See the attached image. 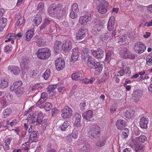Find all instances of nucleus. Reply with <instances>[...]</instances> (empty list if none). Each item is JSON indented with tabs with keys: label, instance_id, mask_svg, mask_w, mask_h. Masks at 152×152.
I'll return each mask as SVG.
<instances>
[{
	"label": "nucleus",
	"instance_id": "nucleus-49",
	"mask_svg": "<svg viewBox=\"0 0 152 152\" xmlns=\"http://www.w3.org/2000/svg\"><path fill=\"white\" fill-rule=\"evenodd\" d=\"M129 134V130L128 129H125L124 131L122 134V136L124 139H126L128 137Z\"/></svg>",
	"mask_w": 152,
	"mask_h": 152
},
{
	"label": "nucleus",
	"instance_id": "nucleus-31",
	"mask_svg": "<svg viewBox=\"0 0 152 152\" xmlns=\"http://www.w3.org/2000/svg\"><path fill=\"white\" fill-rule=\"evenodd\" d=\"M106 52L105 60L107 63H109L113 58L112 55L113 52L112 51L109 50H108L106 51Z\"/></svg>",
	"mask_w": 152,
	"mask_h": 152
},
{
	"label": "nucleus",
	"instance_id": "nucleus-13",
	"mask_svg": "<svg viewBox=\"0 0 152 152\" xmlns=\"http://www.w3.org/2000/svg\"><path fill=\"white\" fill-rule=\"evenodd\" d=\"M83 116L86 120L91 121L93 119H92L93 112L91 110H89L83 113Z\"/></svg>",
	"mask_w": 152,
	"mask_h": 152
},
{
	"label": "nucleus",
	"instance_id": "nucleus-34",
	"mask_svg": "<svg viewBox=\"0 0 152 152\" xmlns=\"http://www.w3.org/2000/svg\"><path fill=\"white\" fill-rule=\"evenodd\" d=\"M8 79H4L0 81V88H3L7 87L8 85Z\"/></svg>",
	"mask_w": 152,
	"mask_h": 152
},
{
	"label": "nucleus",
	"instance_id": "nucleus-5",
	"mask_svg": "<svg viewBox=\"0 0 152 152\" xmlns=\"http://www.w3.org/2000/svg\"><path fill=\"white\" fill-rule=\"evenodd\" d=\"M146 46L140 42H137L135 44L134 48V51L137 54L142 53L146 50Z\"/></svg>",
	"mask_w": 152,
	"mask_h": 152
},
{
	"label": "nucleus",
	"instance_id": "nucleus-41",
	"mask_svg": "<svg viewBox=\"0 0 152 152\" xmlns=\"http://www.w3.org/2000/svg\"><path fill=\"white\" fill-rule=\"evenodd\" d=\"M21 61L23 64L24 66V68H26L27 66V65L29 62L28 58L26 57H23L22 58Z\"/></svg>",
	"mask_w": 152,
	"mask_h": 152
},
{
	"label": "nucleus",
	"instance_id": "nucleus-56",
	"mask_svg": "<svg viewBox=\"0 0 152 152\" xmlns=\"http://www.w3.org/2000/svg\"><path fill=\"white\" fill-rule=\"evenodd\" d=\"M6 101L4 99H2L0 101V109L3 108L6 105Z\"/></svg>",
	"mask_w": 152,
	"mask_h": 152
},
{
	"label": "nucleus",
	"instance_id": "nucleus-64",
	"mask_svg": "<svg viewBox=\"0 0 152 152\" xmlns=\"http://www.w3.org/2000/svg\"><path fill=\"white\" fill-rule=\"evenodd\" d=\"M126 76H129L131 73V72L129 70V67H127L126 68L125 70H124Z\"/></svg>",
	"mask_w": 152,
	"mask_h": 152
},
{
	"label": "nucleus",
	"instance_id": "nucleus-44",
	"mask_svg": "<svg viewBox=\"0 0 152 152\" xmlns=\"http://www.w3.org/2000/svg\"><path fill=\"white\" fill-rule=\"evenodd\" d=\"M12 113V110L10 108H8L5 109L3 112L4 117L6 118L9 116Z\"/></svg>",
	"mask_w": 152,
	"mask_h": 152
},
{
	"label": "nucleus",
	"instance_id": "nucleus-23",
	"mask_svg": "<svg viewBox=\"0 0 152 152\" xmlns=\"http://www.w3.org/2000/svg\"><path fill=\"white\" fill-rule=\"evenodd\" d=\"M37 132L36 131H33L30 134L28 140L31 143L35 142L37 140Z\"/></svg>",
	"mask_w": 152,
	"mask_h": 152
},
{
	"label": "nucleus",
	"instance_id": "nucleus-57",
	"mask_svg": "<svg viewBox=\"0 0 152 152\" xmlns=\"http://www.w3.org/2000/svg\"><path fill=\"white\" fill-rule=\"evenodd\" d=\"M56 88V85H52L50 86L47 88L48 92L49 91H53Z\"/></svg>",
	"mask_w": 152,
	"mask_h": 152
},
{
	"label": "nucleus",
	"instance_id": "nucleus-47",
	"mask_svg": "<svg viewBox=\"0 0 152 152\" xmlns=\"http://www.w3.org/2000/svg\"><path fill=\"white\" fill-rule=\"evenodd\" d=\"M50 71L49 69H47L43 74V77L45 80H47L49 77L50 74Z\"/></svg>",
	"mask_w": 152,
	"mask_h": 152
},
{
	"label": "nucleus",
	"instance_id": "nucleus-51",
	"mask_svg": "<svg viewBox=\"0 0 152 152\" xmlns=\"http://www.w3.org/2000/svg\"><path fill=\"white\" fill-rule=\"evenodd\" d=\"M69 135H71L72 137L74 139H76L78 137V131L76 130H74L72 133Z\"/></svg>",
	"mask_w": 152,
	"mask_h": 152
},
{
	"label": "nucleus",
	"instance_id": "nucleus-32",
	"mask_svg": "<svg viewBox=\"0 0 152 152\" xmlns=\"http://www.w3.org/2000/svg\"><path fill=\"white\" fill-rule=\"evenodd\" d=\"M61 42L59 41L56 40L55 41L54 44V50L56 52H57L58 51H59L61 49Z\"/></svg>",
	"mask_w": 152,
	"mask_h": 152
},
{
	"label": "nucleus",
	"instance_id": "nucleus-38",
	"mask_svg": "<svg viewBox=\"0 0 152 152\" xmlns=\"http://www.w3.org/2000/svg\"><path fill=\"white\" fill-rule=\"evenodd\" d=\"M147 140V137L144 135H141L135 138V140L136 142H144Z\"/></svg>",
	"mask_w": 152,
	"mask_h": 152
},
{
	"label": "nucleus",
	"instance_id": "nucleus-52",
	"mask_svg": "<svg viewBox=\"0 0 152 152\" xmlns=\"http://www.w3.org/2000/svg\"><path fill=\"white\" fill-rule=\"evenodd\" d=\"M51 107V104L49 102H46L44 106L45 110L47 111L50 110Z\"/></svg>",
	"mask_w": 152,
	"mask_h": 152
},
{
	"label": "nucleus",
	"instance_id": "nucleus-11",
	"mask_svg": "<svg viewBox=\"0 0 152 152\" xmlns=\"http://www.w3.org/2000/svg\"><path fill=\"white\" fill-rule=\"evenodd\" d=\"M55 65L58 70H62L65 66V61L62 58H58L55 61Z\"/></svg>",
	"mask_w": 152,
	"mask_h": 152
},
{
	"label": "nucleus",
	"instance_id": "nucleus-20",
	"mask_svg": "<svg viewBox=\"0 0 152 152\" xmlns=\"http://www.w3.org/2000/svg\"><path fill=\"white\" fill-rule=\"evenodd\" d=\"M126 122L125 121L120 119L116 122V125L117 129L120 130H122L125 127Z\"/></svg>",
	"mask_w": 152,
	"mask_h": 152
},
{
	"label": "nucleus",
	"instance_id": "nucleus-19",
	"mask_svg": "<svg viewBox=\"0 0 152 152\" xmlns=\"http://www.w3.org/2000/svg\"><path fill=\"white\" fill-rule=\"evenodd\" d=\"M83 59L86 61L87 60V64L88 65H92L93 67L95 66L97 62L95 59L92 57H85L83 58Z\"/></svg>",
	"mask_w": 152,
	"mask_h": 152
},
{
	"label": "nucleus",
	"instance_id": "nucleus-8",
	"mask_svg": "<svg viewBox=\"0 0 152 152\" xmlns=\"http://www.w3.org/2000/svg\"><path fill=\"white\" fill-rule=\"evenodd\" d=\"M72 109L66 106L62 110L61 116L64 118H69L72 115Z\"/></svg>",
	"mask_w": 152,
	"mask_h": 152
},
{
	"label": "nucleus",
	"instance_id": "nucleus-60",
	"mask_svg": "<svg viewBox=\"0 0 152 152\" xmlns=\"http://www.w3.org/2000/svg\"><path fill=\"white\" fill-rule=\"evenodd\" d=\"M74 125L75 126L77 127H80L81 125L80 123V120H75Z\"/></svg>",
	"mask_w": 152,
	"mask_h": 152
},
{
	"label": "nucleus",
	"instance_id": "nucleus-59",
	"mask_svg": "<svg viewBox=\"0 0 152 152\" xmlns=\"http://www.w3.org/2000/svg\"><path fill=\"white\" fill-rule=\"evenodd\" d=\"M109 77V72L105 70L104 72V75H103V77L104 80L107 79Z\"/></svg>",
	"mask_w": 152,
	"mask_h": 152
},
{
	"label": "nucleus",
	"instance_id": "nucleus-29",
	"mask_svg": "<svg viewBox=\"0 0 152 152\" xmlns=\"http://www.w3.org/2000/svg\"><path fill=\"white\" fill-rule=\"evenodd\" d=\"M7 20L5 18H2L0 19V31H3L4 28L6 26Z\"/></svg>",
	"mask_w": 152,
	"mask_h": 152
},
{
	"label": "nucleus",
	"instance_id": "nucleus-27",
	"mask_svg": "<svg viewBox=\"0 0 152 152\" xmlns=\"http://www.w3.org/2000/svg\"><path fill=\"white\" fill-rule=\"evenodd\" d=\"M22 85V82L21 81H19L14 83L10 87V89L14 91L18 88L21 87Z\"/></svg>",
	"mask_w": 152,
	"mask_h": 152
},
{
	"label": "nucleus",
	"instance_id": "nucleus-37",
	"mask_svg": "<svg viewBox=\"0 0 152 152\" xmlns=\"http://www.w3.org/2000/svg\"><path fill=\"white\" fill-rule=\"evenodd\" d=\"M95 79L94 77H93L90 79H88L87 78H85L81 80L82 82L85 84H92L95 81Z\"/></svg>",
	"mask_w": 152,
	"mask_h": 152
},
{
	"label": "nucleus",
	"instance_id": "nucleus-63",
	"mask_svg": "<svg viewBox=\"0 0 152 152\" xmlns=\"http://www.w3.org/2000/svg\"><path fill=\"white\" fill-rule=\"evenodd\" d=\"M135 58V56L132 54L131 52L129 51V53L127 55L126 58H129L132 59H134Z\"/></svg>",
	"mask_w": 152,
	"mask_h": 152
},
{
	"label": "nucleus",
	"instance_id": "nucleus-50",
	"mask_svg": "<svg viewBox=\"0 0 152 152\" xmlns=\"http://www.w3.org/2000/svg\"><path fill=\"white\" fill-rule=\"evenodd\" d=\"M147 64L149 66L152 65V55H148L147 56L146 58Z\"/></svg>",
	"mask_w": 152,
	"mask_h": 152
},
{
	"label": "nucleus",
	"instance_id": "nucleus-16",
	"mask_svg": "<svg viewBox=\"0 0 152 152\" xmlns=\"http://www.w3.org/2000/svg\"><path fill=\"white\" fill-rule=\"evenodd\" d=\"M15 18V19H18L16 26H20L24 24L25 23L24 18L23 17L21 16L19 14H16Z\"/></svg>",
	"mask_w": 152,
	"mask_h": 152
},
{
	"label": "nucleus",
	"instance_id": "nucleus-33",
	"mask_svg": "<svg viewBox=\"0 0 152 152\" xmlns=\"http://www.w3.org/2000/svg\"><path fill=\"white\" fill-rule=\"evenodd\" d=\"M129 50L126 48H122L120 51L121 56L124 58H126V57L129 53Z\"/></svg>",
	"mask_w": 152,
	"mask_h": 152
},
{
	"label": "nucleus",
	"instance_id": "nucleus-21",
	"mask_svg": "<svg viewBox=\"0 0 152 152\" xmlns=\"http://www.w3.org/2000/svg\"><path fill=\"white\" fill-rule=\"evenodd\" d=\"M8 69L9 70H10V72L15 75H18L20 71L19 68L16 66H9L8 67Z\"/></svg>",
	"mask_w": 152,
	"mask_h": 152
},
{
	"label": "nucleus",
	"instance_id": "nucleus-48",
	"mask_svg": "<svg viewBox=\"0 0 152 152\" xmlns=\"http://www.w3.org/2000/svg\"><path fill=\"white\" fill-rule=\"evenodd\" d=\"M30 75L31 77L36 78L38 77L39 73L37 70H34L31 74Z\"/></svg>",
	"mask_w": 152,
	"mask_h": 152
},
{
	"label": "nucleus",
	"instance_id": "nucleus-46",
	"mask_svg": "<svg viewBox=\"0 0 152 152\" xmlns=\"http://www.w3.org/2000/svg\"><path fill=\"white\" fill-rule=\"evenodd\" d=\"M106 143V140L104 139L100 140L97 142L96 145L99 147H102Z\"/></svg>",
	"mask_w": 152,
	"mask_h": 152
},
{
	"label": "nucleus",
	"instance_id": "nucleus-7",
	"mask_svg": "<svg viewBox=\"0 0 152 152\" xmlns=\"http://www.w3.org/2000/svg\"><path fill=\"white\" fill-rule=\"evenodd\" d=\"M72 44L71 41L67 39L63 41L62 46V50L65 52H68L71 49Z\"/></svg>",
	"mask_w": 152,
	"mask_h": 152
},
{
	"label": "nucleus",
	"instance_id": "nucleus-58",
	"mask_svg": "<svg viewBox=\"0 0 152 152\" xmlns=\"http://www.w3.org/2000/svg\"><path fill=\"white\" fill-rule=\"evenodd\" d=\"M44 7V5L43 3L42 2H40L38 5L37 9V10H39V11H40L43 10Z\"/></svg>",
	"mask_w": 152,
	"mask_h": 152
},
{
	"label": "nucleus",
	"instance_id": "nucleus-22",
	"mask_svg": "<svg viewBox=\"0 0 152 152\" xmlns=\"http://www.w3.org/2000/svg\"><path fill=\"white\" fill-rule=\"evenodd\" d=\"M95 66L93 67L95 69L94 71L96 75L99 74L102 71V65L100 64L99 62H97Z\"/></svg>",
	"mask_w": 152,
	"mask_h": 152
},
{
	"label": "nucleus",
	"instance_id": "nucleus-26",
	"mask_svg": "<svg viewBox=\"0 0 152 152\" xmlns=\"http://www.w3.org/2000/svg\"><path fill=\"white\" fill-rule=\"evenodd\" d=\"M34 33V31L31 30L27 31L25 35V39L27 41H29L32 38Z\"/></svg>",
	"mask_w": 152,
	"mask_h": 152
},
{
	"label": "nucleus",
	"instance_id": "nucleus-2",
	"mask_svg": "<svg viewBox=\"0 0 152 152\" xmlns=\"http://www.w3.org/2000/svg\"><path fill=\"white\" fill-rule=\"evenodd\" d=\"M100 128L96 124H93L89 126L88 134L91 138H94L98 137L100 134Z\"/></svg>",
	"mask_w": 152,
	"mask_h": 152
},
{
	"label": "nucleus",
	"instance_id": "nucleus-12",
	"mask_svg": "<svg viewBox=\"0 0 152 152\" xmlns=\"http://www.w3.org/2000/svg\"><path fill=\"white\" fill-rule=\"evenodd\" d=\"M108 6V3L107 2L98 5L97 7L98 12L102 14L106 13L107 11Z\"/></svg>",
	"mask_w": 152,
	"mask_h": 152
},
{
	"label": "nucleus",
	"instance_id": "nucleus-17",
	"mask_svg": "<svg viewBox=\"0 0 152 152\" xmlns=\"http://www.w3.org/2000/svg\"><path fill=\"white\" fill-rule=\"evenodd\" d=\"M72 52L71 61L74 62L79 57V55L78 53L77 48H75L73 49Z\"/></svg>",
	"mask_w": 152,
	"mask_h": 152
},
{
	"label": "nucleus",
	"instance_id": "nucleus-40",
	"mask_svg": "<svg viewBox=\"0 0 152 152\" xmlns=\"http://www.w3.org/2000/svg\"><path fill=\"white\" fill-rule=\"evenodd\" d=\"M69 11L77 13L79 11V9L78 4L75 3L72 6Z\"/></svg>",
	"mask_w": 152,
	"mask_h": 152
},
{
	"label": "nucleus",
	"instance_id": "nucleus-39",
	"mask_svg": "<svg viewBox=\"0 0 152 152\" xmlns=\"http://www.w3.org/2000/svg\"><path fill=\"white\" fill-rule=\"evenodd\" d=\"M142 95V92L140 90H137L134 93V97L137 99L141 98Z\"/></svg>",
	"mask_w": 152,
	"mask_h": 152
},
{
	"label": "nucleus",
	"instance_id": "nucleus-45",
	"mask_svg": "<svg viewBox=\"0 0 152 152\" xmlns=\"http://www.w3.org/2000/svg\"><path fill=\"white\" fill-rule=\"evenodd\" d=\"M69 123L68 121H66L64 122L60 127L61 130L62 131H65V129L69 126Z\"/></svg>",
	"mask_w": 152,
	"mask_h": 152
},
{
	"label": "nucleus",
	"instance_id": "nucleus-35",
	"mask_svg": "<svg viewBox=\"0 0 152 152\" xmlns=\"http://www.w3.org/2000/svg\"><path fill=\"white\" fill-rule=\"evenodd\" d=\"M135 114V111L133 110L129 111L126 110L124 113L125 116L128 118H130L134 116Z\"/></svg>",
	"mask_w": 152,
	"mask_h": 152
},
{
	"label": "nucleus",
	"instance_id": "nucleus-28",
	"mask_svg": "<svg viewBox=\"0 0 152 152\" xmlns=\"http://www.w3.org/2000/svg\"><path fill=\"white\" fill-rule=\"evenodd\" d=\"M48 94L45 92L42 93L41 94V97L38 102L37 104L39 105L42 103L47 98Z\"/></svg>",
	"mask_w": 152,
	"mask_h": 152
},
{
	"label": "nucleus",
	"instance_id": "nucleus-4",
	"mask_svg": "<svg viewBox=\"0 0 152 152\" xmlns=\"http://www.w3.org/2000/svg\"><path fill=\"white\" fill-rule=\"evenodd\" d=\"M39 113L40 115H42L43 113L41 112L38 113V112H34L33 114L31 117V123H34L36 122V125L38 126L39 125L42 124V118L39 117Z\"/></svg>",
	"mask_w": 152,
	"mask_h": 152
},
{
	"label": "nucleus",
	"instance_id": "nucleus-6",
	"mask_svg": "<svg viewBox=\"0 0 152 152\" xmlns=\"http://www.w3.org/2000/svg\"><path fill=\"white\" fill-rule=\"evenodd\" d=\"M91 15L89 13H87L84 15L81 16L79 19V23L82 25L84 26L91 20Z\"/></svg>",
	"mask_w": 152,
	"mask_h": 152
},
{
	"label": "nucleus",
	"instance_id": "nucleus-18",
	"mask_svg": "<svg viewBox=\"0 0 152 152\" xmlns=\"http://www.w3.org/2000/svg\"><path fill=\"white\" fill-rule=\"evenodd\" d=\"M5 38L6 39L5 42H11V43L13 44L14 42V40L16 38V36L13 33H9L6 36Z\"/></svg>",
	"mask_w": 152,
	"mask_h": 152
},
{
	"label": "nucleus",
	"instance_id": "nucleus-15",
	"mask_svg": "<svg viewBox=\"0 0 152 152\" xmlns=\"http://www.w3.org/2000/svg\"><path fill=\"white\" fill-rule=\"evenodd\" d=\"M148 123V120L147 118L142 117L140 120V127L142 129H147Z\"/></svg>",
	"mask_w": 152,
	"mask_h": 152
},
{
	"label": "nucleus",
	"instance_id": "nucleus-24",
	"mask_svg": "<svg viewBox=\"0 0 152 152\" xmlns=\"http://www.w3.org/2000/svg\"><path fill=\"white\" fill-rule=\"evenodd\" d=\"M71 77L73 80H78L82 78V75L80 72H76L72 75Z\"/></svg>",
	"mask_w": 152,
	"mask_h": 152
},
{
	"label": "nucleus",
	"instance_id": "nucleus-43",
	"mask_svg": "<svg viewBox=\"0 0 152 152\" xmlns=\"http://www.w3.org/2000/svg\"><path fill=\"white\" fill-rule=\"evenodd\" d=\"M15 90V93L18 96L21 95L24 92V89L23 87L18 88Z\"/></svg>",
	"mask_w": 152,
	"mask_h": 152
},
{
	"label": "nucleus",
	"instance_id": "nucleus-62",
	"mask_svg": "<svg viewBox=\"0 0 152 152\" xmlns=\"http://www.w3.org/2000/svg\"><path fill=\"white\" fill-rule=\"evenodd\" d=\"M117 109V105L113 104L110 107V111L111 112L113 113L116 111Z\"/></svg>",
	"mask_w": 152,
	"mask_h": 152
},
{
	"label": "nucleus",
	"instance_id": "nucleus-1",
	"mask_svg": "<svg viewBox=\"0 0 152 152\" xmlns=\"http://www.w3.org/2000/svg\"><path fill=\"white\" fill-rule=\"evenodd\" d=\"M62 9V5L60 4H58L56 5L55 4H53L50 5L48 10L49 15L53 17H56L60 18L61 15L59 14V11Z\"/></svg>",
	"mask_w": 152,
	"mask_h": 152
},
{
	"label": "nucleus",
	"instance_id": "nucleus-25",
	"mask_svg": "<svg viewBox=\"0 0 152 152\" xmlns=\"http://www.w3.org/2000/svg\"><path fill=\"white\" fill-rule=\"evenodd\" d=\"M91 147L89 144H86L82 147L80 149V152H90Z\"/></svg>",
	"mask_w": 152,
	"mask_h": 152
},
{
	"label": "nucleus",
	"instance_id": "nucleus-54",
	"mask_svg": "<svg viewBox=\"0 0 152 152\" xmlns=\"http://www.w3.org/2000/svg\"><path fill=\"white\" fill-rule=\"evenodd\" d=\"M42 128L45 129L48 124L47 120L46 119H44L43 120H42Z\"/></svg>",
	"mask_w": 152,
	"mask_h": 152
},
{
	"label": "nucleus",
	"instance_id": "nucleus-10",
	"mask_svg": "<svg viewBox=\"0 0 152 152\" xmlns=\"http://www.w3.org/2000/svg\"><path fill=\"white\" fill-rule=\"evenodd\" d=\"M91 52L94 56L97 58L101 59L104 57V51L100 48H98L96 50H91Z\"/></svg>",
	"mask_w": 152,
	"mask_h": 152
},
{
	"label": "nucleus",
	"instance_id": "nucleus-53",
	"mask_svg": "<svg viewBox=\"0 0 152 152\" xmlns=\"http://www.w3.org/2000/svg\"><path fill=\"white\" fill-rule=\"evenodd\" d=\"M69 11V17L73 19L76 18L77 17V13L74 12H73Z\"/></svg>",
	"mask_w": 152,
	"mask_h": 152
},
{
	"label": "nucleus",
	"instance_id": "nucleus-61",
	"mask_svg": "<svg viewBox=\"0 0 152 152\" xmlns=\"http://www.w3.org/2000/svg\"><path fill=\"white\" fill-rule=\"evenodd\" d=\"M81 116L78 113H76L75 114L73 118V119L74 120H81Z\"/></svg>",
	"mask_w": 152,
	"mask_h": 152
},
{
	"label": "nucleus",
	"instance_id": "nucleus-30",
	"mask_svg": "<svg viewBox=\"0 0 152 152\" xmlns=\"http://www.w3.org/2000/svg\"><path fill=\"white\" fill-rule=\"evenodd\" d=\"M42 20V17L40 15H37L34 19V26H37L41 23Z\"/></svg>",
	"mask_w": 152,
	"mask_h": 152
},
{
	"label": "nucleus",
	"instance_id": "nucleus-55",
	"mask_svg": "<svg viewBox=\"0 0 152 152\" xmlns=\"http://www.w3.org/2000/svg\"><path fill=\"white\" fill-rule=\"evenodd\" d=\"M12 49V47L8 45L5 46L4 48V51L7 53H8L11 51Z\"/></svg>",
	"mask_w": 152,
	"mask_h": 152
},
{
	"label": "nucleus",
	"instance_id": "nucleus-36",
	"mask_svg": "<svg viewBox=\"0 0 152 152\" xmlns=\"http://www.w3.org/2000/svg\"><path fill=\"white\" fill-rule=\"evenodd\" d=\"M103 27V25L102 23H98L96 24L93 28V30L96 32L100 31Z\"/></svg>",
	"mask_w": 152,
	"mask_h": 152
},
{
	"label": "nucleus",
	"instance_id": "nucleus-42",
	"mask_svg": "<svg viewBox=\"0 0 152 152\" xmlns=\"http://www.w3.org/2000/svg\"><path fill=\"white\" fill-rule=\"evenodd\" d=\"M126 36L125 35H122L121 36L118 40V42L120 43V44H124L126 41Z\"/></svg>",
	"mask_w": 152,
	"mask_h": 152
},
{
	"label": "nucleus",
	"instance_id": "nucleus-3",
	"mask_svg": "<svg viewBox=\"0 0 152 152\" xmlns=\"http://www.w3.org/2000/svg\"><path fill=\"white\" fill-rule=\"evenodd\" d=\"M38 57L41 59H47L51 56L50 50L47 48L39 49L36 53Z\"/></svg>",
	"mask_w": 152,
	"mask_h": 152
},
{
	"label": "nucleus",
	"instance_id": "nucleus-14",
	"mask_svg": "<svg viewBox=\"0 0 152 152\" xmlns=\"http://www.w3.org/2000/svg\"><path fill=\"white\" fill-rule=\"evenodd\" d=\"M115 20L114 16H111L110 18L107 23V27L109 31H112L114 29V26L115 23Z\"/></svg>",
	"mask_w": 152,
	"mask_h": 152
},
{
	"label": "nucleus",
	"instance_id": "nucleus-9",
	"mask_svg": "<svg viewBox=\"0 0 152 152\" xmlns=\"http://www.w3.org/2000/svg\"><path fill=\"white\" fill-rule=\"evenodd\" d=\"M87 31V30L85 27H81L80 28L78 31V33L76 34L77 39H80L85 37Z\"/></svg>",
	"mask_w": 152,
	"mask_h": 152
}]
</instances>
